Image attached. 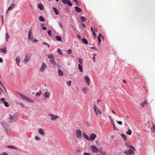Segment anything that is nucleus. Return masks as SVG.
<instances>
[{"label":"nucleus","mask_w":155,"mask_h":155,"mask_svg":"<svg viewBox=\"0 0 155 155\" xmlns=\"http://www.w3.org/2000/svg\"><path fill=\"white\" fill-rule=\"evenodd\" d=\"M50 61L51 63L55 65L56 64V62L54 59H50Z\"/></svg>","instance_id":"c756f323"},{"label":"nucleus","mask_w":155,"mask_h":155,"mask_svg":"<svg viewBox=\"0 0 155 155\" xmlns=\"http://www.w3.org/2000/svg\"><path fill=\"white\" fill-rule=\"evenodd\" d=\"M2 51L3 52V53L4 54L6 53L7 52L5 48H4L3 49H2Z\"/></svg>","instance_id":"37998d69"},{"label":"nucleus","mask_w":155,"mask_h":155,"mask_svg":"<svg viewBox=\"0 0 155 155\" xmlns=\"http://www.w3.org/2000/svg\"><path fill=\"white\" fill-rule=\"evenodd\" d=\"M84 155H91V154L89 153H84Z\"/></svg>","instance_id":"13d9d810"},{"label":"nucleus","mask_w":155,"mask_h":155,"mask_svg":"<svg viewBox=\"0 0 155 155\" xmlns=\"http://www.w3.org/2000/svg\"><path fill=\"white\" fill-rule=\"evenodd\" d=\"M80 152V150L79 149H77L76 150V152L77 153H79Z\"/></svg>","instance_id":"69168bd1"},{"label":"nucleus","mask_w":155,"mask_h":155,"mask_svg":"<svg viewBox=\"0 0 155 155\" xmlns=\"http://www.w3.org/2000/svg\"><path fill=\"white\" fill-rule=\"evenodd\" d=\"M97 38L98 40V43L100 45L101 42V39L100 38H99V37H97Z\"/></svg>","instance_id":"6e6d98bb"},{"label":"nucleus","mask_w":155,"mask_h":155,"mask_svg":"<svg viewBox=\"0 0 155 155\" xmlns=\"http://www.w3.org/2000/svg\"><path fill=\"white\" fill-rule=\"evenodd\" d=\"M9 38H10V37L8 35V33H6V41L7 42L8 41V39Z\"/></svg>","instance_id":"2f4dec72"},{"label":"nucleus","mask_w":155,"mask_h":155,"mask_svg":"<svg viewBox=\"0 0 155 155\" xmlns=\"http://www.w3.org/2000/svg\"><path fill=\"white\" fill-rule=\"evenodd\" d=\"M0 102L2 104L3 103L6 107L9 106V104L5 101V99L4 98H0Z\"/></svg>","instance_id":"423d86ee"},{"label":"nucleus","mask_w":155,"mask_h":155,"mask_svg":"<svg viewBox=\"0 0 155 155\" xmlns=\"http://www.w3.org/2000/svg\"><path fill=\"white\" fill-rule=\"evenodd\" d=\"M100 153L102 155H105L106 154L105 152L104 151H101L100 152Z\"/></svg>","instance_id":"603ef678"},{"label":"nucleus","mask_w":155,"mask_h":155,"mask_svg":"<svg viewBox=\"0 0 155 155\" xmlns=\"http://www.w3.org/2000/svg\"><path fill=\"white\" fill-rule=\"evenodd\" d=\"M127 134L129 135H130L132 134V131L131 130L128 129V131L127 132Z\"/></svg>","instance_id":"e433bc0d"},{"label":"nucleus","mask_w":155,"mask_h":155,"mask_svg":"<svg viewBox=\"0 0 155 155\" xmlns=\"http://www.w3.org/2000/svg\"><path fill=\"white\" fill-rule=\"evenodd\" d=\"M35 138L36 140H40L41 139V138L38 136H36Z\"/></svg>","instance_id":"49530a36"},{"label":"nucleus","mask_w":155,"mask_h":155,"mask_svg":"<svg viewBox=\"0 0 155 155\" xmlns=\"http://www.w3.org/2000/svg\"><path fill=\"white\" fill-rule=\"evenodd\" d=\"M54 11L56 15H58L59 14V12L57 9L55 8H53Z\"/></svg>","instance_id":"c85d7f7f"},{"label":"nucleus","mask_w":155,"mask_h":155,"mask_svg":"<svg viewBox=\"0 0 155 155\" xmlns=\"http://www.w3.org/2000/svg\"><path fill=\"white\" fill-rule=\"evenodd\" d=\"M147 101H145L141 103L140 104V105H141L143 107H144L145 106V105L147 104Z\"/></svg>","instance_id":"412c9836"},{"label":"nucleus","mask_w":155,"mask_h":155,"mask_svg":"<svg viewBox=\"0 0 155 155\" xmlns=\"http://www.w3.org/2000/svg\"><path fill=\"white\" fill-rule=\"evenodd\" d=\"M83 134L84 137L86 139L88 140H89V139L88 138V137L85 133H83Z\"/></svg>","instance_id":"bb28decb"},{"label":"nucleus","mask_w":155,"mask_h":155,"mask_svg":"<svg viewBox=\"0 0 155 155\" xmlns=\"http://www.w3.org/2000/svg\"><path fill=\"white\" fill-rule=\"evenodd\" d=\"M50 96V93L48 91L45 92L44 93V97H45L48 98Z\"/></svg>","instance_id":"dca6fc26"},{"label":"nucleus","mask_w":155,"mask_h":155,"mask_svg":"<svg viewBox=\"0 0 155 155\" xmlns=\"http://www.w3.org/2000/svg\"><path fill=\"white\" fill-rule=\"evenodd\" d=\"M58 75L59 76H62L63 75V72L60 70L58 69Z\"/></svg>","instance_id":"393cba45"},{"label":"nucleus","mask_w":155,"mask_h":155,"mask_svg":"<svg viewBox=\"0 0 155 155\" xmlns=\"http://www.w3.org/2000/svg\"><path fill=\"white\" fill-rule=\"evenodd\" d=\"M94 109L95 113L98 116L100 114H102V112L100 110L97 108L95 105H94Z\"/></svg>","instance_id":"20e7f679"},{"label":"nucleus","mask_w":155,"mask_h":155,"mask_svg":"<svg viewBox=\"0 0 155 155\" xmlns=\"http://www.w3.org/2000/svg\"><path fill=\"white\" fill-rule=\"evenodd\" d=\"M48 115L50 117L51 119L52 120H54L59 117L58 116L53 115L52 114H48Z\"/></svg>","instance_id":"9d476101"},{"label":"nucleus","mask_w":155,"mask_h":155,"mask_svg":"<svg viewBox=\"0 0 155 155\" xmlns=\"http://www.w3.org/2000/svg\"><path fill=\"white\" fill-rule=\"evenodd\" d=\"M33 42H34V43H36V42L38 41V40H37L36 39H34V40L33 39Z\"/></svg>","instance_id":"774afa93"},{"label":"nucleus","mask_w":155,"mask_h":155,"mask_svg":"<svg viewBox=\"0 0 155 155\" xmlns=\"http://www.w3.org/2000/svg\"><path fill=\"white\" fill-rule=\"evenodd\" d=\"M43 45H46L48 47V48H49L50 47L49 45L45 42H43Z\"/></svg>","instance_id":"09e8293b"},{"label":"nucleus","mask_w":155,"mask_h":155,"mask_svg":"<svg viewBox=\"0 0 155 155\" xmlns=\"http://www.w3.org/2000/svg\"><path fill=\"white\" fill-rule=\"evenodd\" d=\"M47 33L49 35V36H50L51 35V31L50 30H49L48 31H47Z\"/></svg>","instance_id":"a18cd8bd"},{"label":"nucleus","mask_w":155,"mask_h":155,"mask_svg":"<svg viewBox=\"0 0 155 155\" xmlns=\"http://www.w3.org/2000/svg\"><path fill=\"white\" fill-rule=\"evenodd\" d=\"M117 123L118 124H119L120 125H121L122 124V121H118Z\"/></svg>","instance_id":"bf43d9fd"},{"label":"nucleus","mask_w":155,"mask_h":155,"mask_svg":"<svg viewBox=\"0 0 155 155\" xmlns=\"http://www.w3.org/2000/svg\"><path fill=\"white\" fill-rule=\"evenodd\" d=\"M91 49H94L95 50H97V48H95V47H91Z\"/></svg>","instance_id":"0e129e2a"},{"label":"nucleus","mask_w":155,"mask_h":155,"mask_svg":"<svg viewBox=\"0 0 155 155\" xmlns=\"http://www.w3.org/2000/svg\"><path fill=\"white\" fill-rule=\"evenodd\" d=\"M7 147L10 148L14 149H17V148L16 147L8 145L7 146Z\"/></svg>","instance_id":"4c0bfd02"},{"label":"nucleus","mask_w":155,"mask_h":155,"mask_svg":"<svg viewBox=\"0 0 155 155\" xmlns=\"http://www.w3.org/2000/svg\"><path fill=\"white\" fill-rule=\"evenodd\" d=\"M55 38L57 41H62V39H61V38L59 36H56L55 37Z\"/></svg>","instance_id":"b1692460"},{"label":"nucleus","mask_w":155,"mask_h":155,"mask_svg":"<svg viewBox=\"0 0 155 155\" xmlns=\"http://www.w3.org/2000/svg\"><path fill=\"white\" fill-rule=\"evenodd\" d=\"M97 37H99V38H101L102 39H104V37L101 34H99V35Z\"/></svg>","instance_id":"c03bdc74"},{"label":"nucleus","mask_w":155,"mask_h":155,"mask_svg":"<svg viewBox=\"0 0 155 155\" xmlns=\"http://www.w3.org/2000/svg\"><path fill=\"white\" fill-rule=\"evenodd\" d=\"M18 114H15L14 116L10 115L9 121L11 122H13L17 120V117Z\"/></svg>","instance_id":"7ed1b4c3"},{"label":"nucleus","mask_w":155,"mask_h":155,"mask_svg":"<svg viewBox=\"0 0 155 155\" xmlns=\"http://www.w3.org/2000/svg\"><path fill=\"white\" fill-rule=\"evenodd\" d=\"M78 69L81 72H83V68L82 66L80 64L78 65Z\"/></svg>","instance_id":"a878e982"},{"label":"nucleus","mask_w":155,"mask_h":155,"mask_svg":"<svg viewBox=\"0 0 155 155\" xmlns=\"http://www.w3.org/2000/svg\"><path fill=\"white\" fill-rule=\"evenodd\" d=\"M30 59V55L27 54L25 55V58L24 61V63L27 64Z\"/></svg>","instance_id":"f03ea898"},{"label":"nucleus","mask_w":155,"mask_h":155,"mask_svg":"<svg viewBox=\"0 0 155 155\" xmlns=\"http://www.w3.org/2000/svg\"><path fill=\"white\" fill-rule=\"evenodd\" d=\"M96 136L95 134H92L90 135L89 138V140H93L96 138Z\"/></svg>","instance_id":"ddd939ff"},{"label":"nucleus","mask_w":155,"mask_h":155,"mask_svg":"<svg viewBox=\"0 0 155 155\" xmlns=\"http://www.w3.org/2000/svg\"><path fill=\"white\" fill-rule=\"evenodd\" d=\"M71 81H68L67 83V84L68 86H70L71 85Z\"/></svg>","instance_id":"79ce46f5"},{"label":"nucleus","mask_w":155,"mask_h":155,"mask_svg":"<svg viewBox=\"0 0 155 155\" xmlns=\"http://www.w3.org/2000/svg\"><path fill=\"white\" fill-rule=\"evenodd\" d=\"M38 7L41 10H43L44 9V7L41 4H38Z\"/></svg>","instance_id":"aec40b11"},{"label":"nucleus","mask_w":155,"mask_h":155,"mask_svg":"<svg viewBox=\"0 0 155 155\" xmlns=\"http://www.w3.org/2000/svg\"><path fill=\"white\" fill-rule=\"evenodd\" d=\"M20 96L23 99L25 100L28 102L32 103H34V102L33 100L27 97L24 94H20Z\"/></svg>","instance_id":"f257e3e1"},{"label":"nucleus","mask_w":155,"mask_h":155,"mask_svg":"<svg viewBox=\"0 0 155 155\" xmlns=\"http://www.w3.org/2000/svg\"><path fill=\"white\" fill-rule=\"evenodd\" d=\"M42 93V91H40L39 92H37L36 93L35 95L36 96L38 97L41 95Z\"/></svg>","instance_id":"7c9ffc66"},{"label":"nucleus","mask_w":155,"mask_h":155,"mask_svg":"<svg viewBox=\"0 0 155 155\" xmlns=\"http://www.w3.org/2000/svg\"><path fill=\"white\" fill-rule=\"evenodd\" d=\"M1 18H2V24H3V19H4V15H2L1 16Z\"/></svg>","instance_id":"680f3d73"},{"label":"nucleus","mask_w":155,"mask_h":155,"mask_svg":"<svg viewBox=\"0 0 155 155\" xmlns=\"http://www.w3.org/2000/svg\"><path fill=\"white\" fill-rule=\"evenodd\" d=\"M124 153L127 154H130L129 153V151H125L124 152Z\"/></svg>","instance_id":"052dcab7"},{"label":"nucleus","mask_w":155,"mask_h":155,"mask_svg":"<svg viewBox=\"0 0 155 155\" xmlns=\"http://www.w3.org/2000/svg\"><path fill=\"white\" fill-rule=\"evenodd\" d=\"M78 61L80 64H82L83 63V60L82 59L79 58H78Z\"/></svg>","instance_id":"a19ab883"},{"label":"nucleus","mask_w":155,"mask_h":155,"mask_svg":"<svg viewBox=\"0 0 155 155\" xmlns=\"http://www.w3.org/2000/svg\"><path fill=\"white\" fill-rule=\"evenodd\" d=\"M75 10L77 12H80L81 11V9L77 6L75 7Z\"/></svg>","instance_id":"f3484780"},{"label":"nucleus","mask_w":155,"mask_h":155,"mask_svg":"<svg viewBox=\"0 0 155 155\" xmlns=\"http://www.w3.org/2000/svg\"><path fill=\"white\" fill-rule=\"evenodd\" d=\"M42 29L43 30H45L47 29V27L45 26H43L42 27Z\"/></svg>","instance_id":"4d7b16f0"},{"label":"nucleus","mask_w":155,"mask_h":155,"mask_svg":"<svg viewBox=\"0 0 155 155\" xmlns=\"http://www.w3.org/2000/svg\"><path fill=\"white\" fill-rule=\"evenodd\" d=\"M121 137L123 138L124 140L125 141H126L127 140V137L124 134H122Z\"/></svg>","instance_id":"c9c22d12"},{"label":"nucleus","mask_w":155,"mask_h":155,"mask_svg":"<svg viewBox=\"0 0 155 155\" xmlns=\"http://www.w3.org/2000/svg\"><path fill=\"white\" fill-rule=\"evenodd\" d=\"M39 19L41 21L43 22V21H45V20H44V18H43V17L42 16H39Z\"/></svg>","instance_id":"f704fd0d"},{"label":"nucleus","mask_w":155,"mask_h":155,"mask_svg":"<svg viewBox=\"0 0 155 155\" xmlns=\"http://www.w3.org/2000/svg\"><path fill=\"white\" fill-rule=\"evenodd\" d=\"M58 52L61 55H62L63 54L62 53L61 51V49H59L58 50Z\"/></svg>","instance_id":"de8ad7c7"},{"label":"nucleus","mask_w":155,"mask_h":155,"mask_svg":"<svg viewBox=\"0 0 155 155\" xmlns=\"http://www.w3.org/2000/svg\"><path fill=\"white\" fill-rule=\"evenodd\" d=\"M109 117L110 119V122H111V123L113 125H115L114 122V121H113L112 117L110 116H109Z\"/></svg>","instance_id":"cd10ccee"},{"label":"nucleus","mask_w":155,"mask_h":155,"mask_svg":"<svg viewBox=\"0 0 155 155\" xmlns=\"http://www.w3.org/2000/svg\"><path fill=\"white\" fill-rule=\"evenodd\" d=\"M2 124L5 131L7 133V131L8 130L9 128V125L8 124L4 122H2Z\"/></svg>","instance_id":"39448f33"},{"label":"nucleus","mask_w":155,"mask_h":155,"mask_svg":"<svg viewBox=\"0 0 155 155\" xmlns=\"http://www.w3.org/2000/svg\"><path fill=\"white\" fill-rule=\"evenodd\" d=\"M16 64L19 66V57L18 56L16 58Z\"/></svg>","instance_id":"a211bd4d"},{"label":"nucleus","mask_w":155,"mask_h":155,"mask_svg":"<svg viewBox=\"0 0 155 155\" xmlns=\"http://www.w3.org/2000/svg\"><path fill=\"white\" fill-rule=\"evenodd\" d=\"M33 37L32 33L31 30H30L28 33V39L31 41H33Z\"/></svg>","instance_id":"1a4fd4ad"},{"label":"nucleus","mask_w":155,"mask_h":155,"mask_svg":"<svg viewBox=\"0 0 155 155\" xmlns=\"http://www.w3.org/2000/svg\"><path fill=\"white\" fill-rule=\"evenodd\" d=\"M81 19L82 21H85L87 20L86 18L84 17H83V16H81Z\"/></svg>","instance_id":"473e14b6"},{"label":"nucleus","mask_w":155,"mask_h":155,"mask_svg":"<svg viewBox=\"0 0 155 155\" xmlns=\"http://www.w3.org/2000/svg\"><path fill=\"white\" fill-rule=\"evenodd\" d=\"M68 0H62V2L64 4L67 3V2Z\"/></svg>","instance_id":"5fc2aeb1"},{"label":"nucleus","mask_w":155,"mask_h":155,"mask_svg":"<svg viewBox=\"0 0 155 155\" xmlns=\"http://www.w3.org/2000/svg\"><path fill=\"white\" fill-rule=\"evenodd\" d=\"M90 149L91 151L97 153L98 150L96 147L94 145H92L90 147Z\"/></svg>","instance_id":"6e6552de"},{"label":"nucleus","mask_w":155,"mask_h":155,"mask_svg":"<svg viewBox=\"0 0 155 155\" xmlns=\"http://www.w3.org/2000/svg\"><path fill=\"white\" fill-rule=\"evenodd\" d=\"M84 78L85 80V82L87 83V85H89L90 84L91 82L90 78L88 77L87 76H85L84 77Z\"/></svg>","instance_id":"f8f14e48"},{"label":"nucleus","mask_w":155,"mask_h":155,"mask_svg":"<svg viewBox=\"0 0 155 155\" xmlns=\"http://www.w3.org/2000/svg\"><path fill=\"white\" fill-rule=\"evenodd\" d=\"M47 67V65L46 64L43 63L42 64V66L41 68H40V71L43 72L45 69Z\"/></svg>","instance_id":"9b49d317"},{"label":"nucleus","mask_w":155,"mask_h":155,"mask_svg":"<svg viewBox=\"0 0 155 155\" xmlns=\"http://www.w3.org/2000/svg\"><path fill=\"white\" fill-rule=\"evenodd\" d=\"M47 56L50 59H54V55L53 54H48Z\"/></svg>","instance_id":"4be33fe9"},{"label":"nucleus","mask_w":155,"mask_h":155,"mask_svg":"<svg viewBox=\"0 0 155 155\" xmlns=\"http://www.w3.org/2000/svg\"><path fill=\"white\" fill-rule=\"evenodd\" d=\"M2 92H4L2 89L0 88V94H2Z\"/></svg>","instance_id":"e2e57ef3"},{"label":"nucleus","mask_w":155,"mask_h":155,"mask_svg":"<svg viewBox=\"0 0 155 155\" xmlns=\"http://www.w3.org/2000/svg\"><path fill=\"white\" fill-rule=\"evenodd\" d=\"M82 41L84 43L86 44H88L87 41L84 38H83L82 39Z\"/></svg>","instance_id":"72a5a7b5"},{"label":"nucleus","mask_w":155,"mask_h":155,"mask_svg":"<svg viewBox=\"0 0 155 155\" xmlns=\"http://www.w3.org/2000/svg\"><path fill=\"white\" fill-rule=\"evenodd\" d=\"M151 130L152 132H155V125H153V127L151 128Z\"/></svg>","instance_id":"58836bf2"},{"label":"nucleus","mask_w":155,"mask_h":155,"mask_svg":"<svg viewBox=\"0 0 155 155\" xmlns=\"http://www.w3.org/2000/svg\"><path fill=\"white\" fill-rule=\"evenodd\" d=\"M59 25L60 26L61 28H63V25H62V24L60 23H59Z\"/></svg>","instance_id":"338daca9"},{"label":"nucleus","mask_w":155,"mask_h":155,"mask_svg":"<svg viewBox=\"0 0 155 155\" xmlns=\"http://www.w3.org/2000/svg\"><path fill=\"white\" fill-rule=\"evenodd\" d=\"M82 90L84 94H86L88 91V89L86 87L83 88Z\"/></svg>","instance_id":"5701e85b"},{"label":"nucleus","mask_w":155,"mask_h":155,"mask_svg":"<svg viewBox=\"0 0 155 155\" xmlns=\"http://www.w3.org/2000/svg\"><path fill=\"white\" fill-rule=\"evenodd\" d=\"M113 126L114 127V130H118V129L115 126V125H113Z\"/></svg>","instance_id":"3c124183"},{"label":"nucleus","mask_w":155,"mask_h":155,"mask_svg":"<svg viewBox=\"0 0 155 155\" xmlns=\"http://www.w3.org/2000/svg\"><path fill=\"white\" fill-rule=\"evenodd\" d=\"M130 147H131L132 149H130L129 150V153L130 154H131L133 153L134 152V151L135 150L134 147L133 146H130Z\"/></svg>","instance_id":"4468645a"},{"label":"nucleus","mask_w":155,"mask_h":155,"mask_svg":"<svg viewBox=\"0 0 155 155\" xmlns=\"http://www.w3.org/2000/svg\"><path fill=\"white\" fill-rule=\"evenodd\" d=\"M67 51L68 53V54H71L72 51L71 49H69L67 50Z\"/></svg>","instance_id":"8fccbe9b"},{"label":"nucleus","mask_w":155,"mask_h":155,"mask_svg":"<svg viewBox=\"0 0 155 155\" xmlns=\"http://www.w3.org/2000/svg\"><path fill=\"white\" fill-rule=\"evenodd\" d=\"M38 133L42 135H44L45 134L44 130L41 128L39 129L38 130Z\"/></svg>","instance_id":"2eb2a0df"},{"label":"nucleus","mask_w":155,"mask_h":155,"mask_svg":"<svg viewBox=\"0 0 155 155\" xmlns=\"http://www.w3.org/2000/svg\"><path fill=\"white\" fill-rule=\"evenodd\" d=\"M94 38H95L96 37V35L95 33V32H92Z\"/></svg>","instance_id":"864d4df0"},{"label":"nucleus","mask_w":155,"mask_h":155,"mask_svg":"<svg viewBox=\"0 0 155 155\" xmlns=\"http://www.w3.org/2000/svg\"><path fill=\"white\" fill-rule=\"evenodd\" d=\"M15 4H12L8 8L7 12L8 10L12 9L15 7Z\"/></svg>","instance_id":"6ab92c4d"},{"label":"nucleus","mask_w":155,"mask_h":155,"mask_svg":"<svg viewBox=\"0 0 155 155\" xmlns=\"http://www.w3.org/2000/svg\"><path fill=\"white\" fill-rule=\"evenodd\" d=\"M76 134L77 138L78 139L81 138L82 136L81 131L79 130H77L76 131Z\"/></svg>","instance_id":"0eeeda50"},{"label":"nucleus","mask_w":155,"mask_h":155,"mask_svg":"<svg viewBox=\"0 0 155 155\" xmlns=\"http://www.w3.org/2000/svg\"><path fill=\"white\" fill-rule=\"evenodd\" d=\"M67 3L70 6H71L72 5V3L70 2V1L69 0H68V1H67Z\"/></svg>","instance_id":"ea45409f"}]
</instances>
